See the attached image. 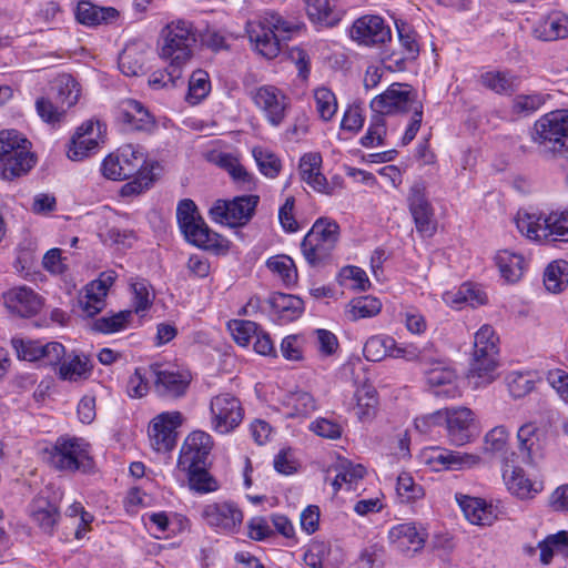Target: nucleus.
<instances>
[{
	"mask_svg": "<svg viewBox=\"0 0 568 568\" xmlns=\"http://www.w3.org/2000/svg\"><path fill=\"white\" fill-rule=\"evenodd\" d=\"M101 170L111 180L132 179L121 187L122 196L139 195L150 189L155 180L154 165L149 164L144 154L131 144L106 156Z\"/></svg>",
	"mask_w": 568,
	"mask_h": 568,
	"instance_id": "nucleus-1",
	"label": "nucleus"
},
{
	"mask_svg": "<svg viewBox=\"0 0 568 568\" xmlns=\"http://www.w3.org/2000/svg\"><path fill=\"white\" fill-rule=\"evenodd\" d=\"M373 113L383 116L413 112L410 122L402 138V144L410 143L420 129L423 121V103L417 99V92L407 83H392L386 91L371 101Z\"/></svg>",
	"mask_w": 568,
	"mask_h": 568,
	"instance_id": "nucleus-2",
	"label": "nucleus"
},
{
	"mask_svg": "<svg viewBox=\"0 0 568 568\" xmlns=\"http://www.w3.org/2000/svg\"><path fill=\"white\" fill-rule=\"evenodd\" d=\"M196 34L191 22L175 20L160 31L158 39L159 57L181 70L192 60Z\"/></svg>",
	"mask_w": 568,
	"mask_h": 568,
	"instance_id": "nucleus-3",
	"label": "nucleus"
},
{
	"mask_svg": "<svg viewBox=\"0 0 568 568\" xmlns=\"http://www.w3.org/2000/svg\"><path fill=\"white\" fill-rule=\"evenodd\" d=\"M176 220L184 239L192 245L215 253L227 251V241L207 226L192 200L179 202Z\"/></svg>",
	"mask_w": 568,
	"mask_h": 568,
	"instance_id": "nucleus-4",
	"label": "nucleus"
},
{
	"mask_svg": "<svg viewBox=\"0 0 568 568\" xmlns=\"http://www.w3.org/2000/svg\"><path fill=\"white\" fill-rule=\"evenodd\" d=\"M531 140L544 158L568 152V110H555L541 115L534 123Z\"/></svg>",
	"mask_w": 568,
	"mask_h": 568,
	"instance_id": "nucleus-5",
	"label": "nucleus"
},
{
	"mask_svg": "<svg viewBox=\"0 0 568 568\" xmlns=\"http://www.w3.org/2000/svg\"><path fill=\"white\" fill-rule=\"evenodd\" d=\"M30 146L28 139L17 130L0 132V172L3 180L20 178L33 168L36 158Z\"/></svg>",
	"mask_w": 568,
	"mask_h": 568,
	"instance_id": "nucleus-6",
	"label": "nucleus"
},
{
	"mask_svg": "<svg viewBox=\"0 0 568 568\" xmlns=\"http://www.w3.org/2000/svg\"><path fill=\"white\" fill-rule=\"evenodd\" d=\"M48 454V463L60 471L87 474L94 467L90 444L83 438L60 436Z\"/></svg>",
	"mask_w": 568,
	"mask_h": 568,
	"instance_id": "nucleus-7",
	"label": "nucleus"
},
{
	"mask_svg": "<svg viewBox=\"0 0 568 568\" xmlns=\"http://www.w3.org/2000/svg\"><path fill=\"white\" fill-rule=\"evenodd\" d=\"M518 231L529 240L544 243L568 242V216L565 213L541 214L519 211L515 219Z\"/></svg>",
	"mask_w": 568,
	"mask_h": 568,
	"instance_id": "nucleus-8",
	"label": "nucleus"
},
{
	"mask_svg": "<svg viewBox=\"0 0 568 568\" xmlns=\"http://www.w3.org/2000/svg\"><path fill=\"white\" fill-rule=\"evenodd\" d=\"M498 337L489 325L481 326L475 334L474 353L469 367V377L479 378L481 383H491L498 361Z\"/></svg>",
	"mask_w": 568,
	"mask_h": 568,
	"instance_id": "nucleus-9",
	"label": "nucleus"
},
{
	"mask_svg": "<svg viewBox=\"0 0 568 568\" xmlns=\"http://www.w3.org/2000/svg\"><path fill=\"white\" fill-rule=\"evenodd\" d=\"M284 31L282 17L270 13L258 21L247 23L248 39L257 52L266 59H273L281 52L280 33Z\"/></svg>",
	"mask_w": 568,
	"mask_h": 568,
	"instance_id": "nucleus-10",
	"label": "nucleus"
},
{
	"mask_svg": "<svg viewBox=\"0 0 568 568\" xmlns=\"http://www.w3.org/2000/svg\"><path fill=\"white\" fill-rule=\"evenodd\" d=\"M260 202L257 195H241L231 201L216 200L209 211L210 217L217 223L232 227L243 226L254 215Z\"/></svg>",
	"mask_w": 568,
	"mask_h": 568,
	"instance_id": "nucleus-11",
	"label": "nucleus"
},
{
	"mask_svg": "<svg viewBox=\"0 0 568 568\" xmlns=\"http://www.w3.org/2000/svg\"><path fill=\"white\" fill-rule=\"evenodd\" d=\"M426 190L427 186L424 181L414 182L408 191L407 205L416 231L424 237H432L437 230V222Z\"/></svg>",
	"mask_w": 568,
	"mask_h": 568,
	"instance_id": "nucleus-12",
	"label": "nucleus"
},
{
	"mask_svg": "<svg viewBox=\"0 0 568 568\" xmlns=\"http://www.w3.org/2000/svg\"><path fill=\"white\" fill-rule=\"evenodd\" d=\"M211 427L219 434H229L242 422L244 410L239 398L230 393L214 396L210 403Z\"/></svg>",
	"mask_w": 568,
	"mask_h": 568,
	"instance_id": "nucleus-13",
	"label": "nucleus"
},
{
	"mask_svg": "<svg viewBox=\"0 0 568 568\" xmlns=\"http://www.w3.org/2000/svg\"><path fill=\"white\" fill-rule=\"evenodd\" d=\"M12 347L20 359L34 362L43 365L57 366L65 356V348L59 342L42 343L40 341L12 338Z\"/></svg>",
	"mask_w": 568,
	"mask_h": 568,
	"instance_id": "nucleus-14",
	"label": "nucleus"
},
{
	"mask_svg": "<svg viewBox=\"0 0 568 568\" xmlns=\"http://www.w3.org/2000/svg\"><path fill=\"white\" fill-rule=\"evenodd\" d=\"M349 37L359 45L376 47L390 41L392 31L382 17L365 14L353 22Z\"/></svg>",
	"mask_w": 568,
	"mask_h": 568,
	"instance_id": "nucleus-15",
	"label": "nucleus"
},
{
	"mask_svg": "<svg viewBox=\"0 0 568 568\" xmlns=\"http://www.w3.org/2000/svg\"><path fill=\"white\" fill-rule=\"evenodd\" d=\"M183 416L180 412H165L152 419L149 426V438L154 450L166 453L176 444V428L181 426Z\"/></svg>",
	"mask_w": 568,
	"mask_h": 568,
	"instance_id": "nucleus-16",
	"label": "nucleus"
},
{
	"mask_svg": "<svg viewBox=\"0 0 568 568\" xmlns=\"http://www.w3.org/2000/svg\"><path fill=\"white\" fill-rule=\"evenodd\" d=\"M202 518L217 532L234 534L243 523V513L232 501H220L205 505Z\"/></svg>",
	"mask_w": 568,
	"mask_h": 568,
	"instance_id": "nucleus-17",
	"label": "nucleus"
},
{
	"mask_svg": "<svg viewBox=\"0 0 568 568\" xmlns=\"http://www.w3.org/2000/svg\"><path fill=\"white\" fill-rule=\"evenodd\" d=\"M105 129V125L98 120L85 121L71 139L68 158L72 161H81L89 156L98 149Z\"/></svg>",
	"mask_w": 568,
	"mask_h": 568,
	"instance_id": "nucleus-18",
	"label": "nucleus"
},
{
	"mask_svg": "<svg viewBox=\"0 0 568 568\" xmlns=\"http://www.w3.org/2000/svg\"><path fill=\"white\" fill-rule=\"evenodd\" d=\"M447 435L450 442L463 446L470 442L476 432L475 414L465 406L445 408Z\"/></svg>",
	"mask_w": 568,
	"mask_h": 568,
	"instance_id": "nucleus-19",
	"label": "nucleus"
},
{
	"mask_svg": "<svg viewBox=\"0 0 568 568\" xmlns=\"http://www.w3.org/2000/svg\"><path fill=\"white\" fill-rule=\"evenodd\" d=\"M213 448L212 437L202 430L192 432L184 440L178 466L191 468L195 465H210L209 456Z\"/></svg>",
	"mask_w": 568,
	"mask_h": 568,
	"instance_id": "nucleus-20",
	"label": "nucleus"
},
{
	"mask_svg": "<svg viewBox=\"0 0 568 568\" xmlns=\"http://www.w3.org/2000/svg\"><path fill=\"white\" fill-rule=\"evenodd\" d=\"M149 375L154 384L155 392L168 398L183 396L190 384V375L163 368L160 364L149 366Z\"/></svg>",
	"mask_w": 568,
	"mask_h": 568,
	"instance_id": "nucleus-21",
	"label": "nucleus"
},
{
	"mask_svg": "<svg viewBox=\"0 0 568 568\" xmlns=\"http://www.w3.org/2000/svg\"><path fill=\"white\" fill-rule=\"evenodd\" d=\"M7 308L21 317L37 315L42 307V298L32 288L18 286L3 294Z\"/></svg>",
	"mask_w": 568,
	"mask_h": 568,
	"instance_id": "nucleus-22",
	"label": "nucleus"
},
{
	"mask_svg": "<svg viewBox=\"0 0 568 568\" xmlns=\"http://www.w3.org/2000/svg\"><path fill=\"white\" fill-rule=\"evenodd\" d=\"M427 536L426 529L417 527L415 523L398 524L388 532L390 544L402 552L419 551L424 548Z\"/></svg>",
	"mask_w": 568,
	"mask_h": 568,
	"instance_id": "nucleus-23",
	"label": "nucleus"
},
{
	"mask_svg": "<svg viewBox=\"0 0 568 568\" xmlns=\"http://www.w3.org/2000/svg\"><path fill=\"white\" fill-rule=\"evenodd\" d=\"M426 381L437 397L456 398L460 395L457 374L452 367L437 364L426 373Z\"/></svg>",
	"mask_w": 568,
	"mask_h": 568,
	"instance_id": "nucleus-24",
	"label": "nucleus"
},
{
	"mask_svg": "<svg viewBox=\"0 0 568 568\" xmlns=\"http://www.w3.org/2000/svg\"><path fill=\"white\" fill-rule=\"evenodd\" d=\"M503 478L508 490L520 499L534 498L542 489L541 483L531 481L520 467L508 462L505 463Z\"/></svg>",
	"mask_w": 568,
	"mask_h": 568,
	"instance_id": "nucleus-25",
	"label": "nucleus"
},
{
	"mask_svg": "<svg viewBox=\"0 0 568 568\" xmlns=\"http://www.w3.org/2000/svg\"><path fill=\"white\" fill-rule=\"evenodd\" d=\"M534 36L542 41L568 38V14L561 11L550 12L535 24Z\"/></svg>",
	"mask_w": 568,
	"mask_h": 568,
	"instance_id": "nucleus-26",
	"label": "nucleus"
},
{
	"mask_svg": "<svg viewBox=\"0 0 568 568\" xmlns=\"http://www.w3.org/2000/svg\"><path fill=\"white\" fill-rule=\"evenodd\" d=\"M119 17V11L112 7H99L89 0L78 2L75 18L79 23L95 27L112 23Z\"/></svg>",
	"mask_w": 568,
	"mask_h": 568,
	"instance_id": "nucleus-27",
	"label": "nucleus"
},
{
	"mask_svg": "<svg viewBox=\"0 0 568 568\" xmlns=\"http://www.w3.org/2000/svg\"><path fill=\"white\" fill-rule=\"evenodd\" d=\"M456 500L467 520L474 525L489 526L495 520L493 507L480 498L456 494Z\"/></svg>",
	"mask_w": 568,
	"mask_h": 568,
	"instance_id": "nucleus-28",
	"label": "nucleus"
},
{
	"mask_svg": "<svg viewBox=\"0 0 568 568\" xmlns=\"http://www.w3.org/2000/svg\"><path fill=\"white\" fill-rule=\"evenodd\" d=\"M59 377L63 381L78 382L87 379L92 372L90 358L84 354L71 352L59 363Z\"/></svg>",
	"mask_w": 568,
	"mask_h": 568,
	"instance_id": "nucleus-29",
	"label": "nucleus"
},
{
	"mask_svg": "<svg viewBox=\"0 0 568 568\" xmlns=\"http://www.w3.org/2000/svg\"><path fill=\"white\" fill-rule=\"evenodd\" d=\"M30 516L44 532L52 534L60 513L54 503L44 496H38L30 505Z\"/></svg>",
	"mask_w": 568,
	"mask_h": 568,
	"instance_id": "nucleus-30",
	"label": "nucleus"
},
{
	"mask_svg": "<svg viewBox=\"0 0 568 568\" xmlns=\"http://www.w3.org/2000/svg\"><path fill=\"white\" fill-rule=\"evenodd\" d=\"M303 560L310 568H324L325 565L336 566L344 561L341 549L326 542H314L304 552Z\"/></svg>",
	"mask_w": 568,
	"mask_h": 568,
	"instance_id": "nucleus-31",
	"label": "nucleus"
},
{
	"mask_svg": "<svg viewBox=\"0 0 568 568\" xmlns=\"http://www.w3.org/2000/svg\"><path fill=\"white\" fill-rule=\"evenodd\" d=\"M123 121L134 130L146 131L153 126V119L144 105L133 99L121 101L119 106Z\"/></svg>",
	"mask_w": 568,
	"mask_h": 568,
	"instance_id": "nucleus-32",
	"label": "nucleus"
},
{
	"mask_svg": "<svg viewBox=\"0 0 568 568\" xmlns=\"http://www.w3.org/2000/svg\"><path fill=\"white\" fill-rule=\"evenodd\" d=\"M310 20L321 27L332 28L342 20V12L329 0H304Z\"/></svg>",
	"mask_w": 568,
	"mask_h": 568,
	"instance_id": "nucleus-33",
	"label": "nucleus"
},
{
	"mask_svg": "<svg viewBox=\"0 0 568 568\" xmlns=\"http://www.w3.org/2000/svg\"><path fill=\"white\" fill-rule=\"evenodd\" d=\"M51 90L54 93V99L64 106L67 111L77 104L81 94V88L78 81L72 75L65 73L54 79Z\"/></svg>",
	"mask_w": 568,
	"mask_h": 568,
	"instance_id": "nucleus-34",
	"label": "nucleus"
},
{
	"mask_svg": "<svg viewBox=\"0 0 568 568\" xmlns=\"http://www.w3.org/2000/svg\"><path fill=\"white\" fill-rule=\"evenodd\" d=\"M256 105L263 109L268 121L278 125L284 119V105L277 99V90L273 87H263L254 95Z\"/></svg>",
	"mask_w": 568,
	"mask_h": 568,
	"instance_id": "nucleus-35",
	"label": "nucleus"
},
{
	"mask_svg": "<svg viewBox=\"0 0 568 568\" xmlns=\"http://www.w3.org/2000/svg\"><path fill=\"white\" fill-rule=\"evenodd\" d=\"M315 409V398L308 390L296 388L286 394V417H307Z\"/></svg>",
	"mask_w": 568,
	"mask_h": 568,
	"instance_id": "nucleus-36",
	"label": "nucleus"
},
{
	"mask_svg": "<svg viewBox=\"0 0 568 568\" xmlns=\"http://www.w3.org/2000/svg\"><path fill=\"white\" fill-rule=\"evenodd\" d=\"M480 84L500 95H509L517 90V78L507 71H487L480 74Z\"/></svg>",
	"mask_w": 568,
	"mask_h": 568,
	"instance_id": "nucleus-37",
	"label": "nucleus"
},
{
	"mask_svg": "<svg viewBox=\"0 0 568 568\" xmlns=\"http://www.w3.org/2000/svg\"><path fill=\"white\" fill-rule=\"evenodd\" d=\"M210 465H195L191 468H180L187 476L191 490L199 494L213 493L219 489L217 480L209 471Z\"/></svg>",
	"mask_w": 568,
	"mask_h": 568,
	"instance_id": "nucleus-38",
	"label": "nucleus"
},
{
	"mask_svg": "<svg viewBox=\"0 0 568 568\" xmlns=\"http://www.w3.org/2000/svg\"><path fill=\"white\" fill-rule=\"evenodd\" d=\"M217 164L225 169L232 176L235 183L245 191H252L256 186V181L253 174L248 173L246 169L237 161L236 158L227 153L219 155Z\"/></svg>",
	"mask_w": 568,
	"mask_h": 568,
	"instance_id": "nucleus-39",
	"label": "nucleus"
},
{
	"mask_svg": "<svg viewBox=\"0 0 568 568\" xmlns=\"http://www.w3.org/2000/svg\"><path fill=\"white\" fill-rule=\"evenodd\" d=\"M495 261L506 281L514 283L523 276L525 258L521 255L504 250L497 253Z\"/></svg>",
	"mask_w": 568,
	"mask_h": 568,
	"instance_id": "nucleus-40",
	"label": "nucleus"
},
{
	"mask_svg": "<svg viewBox=\"0 0 568 568\" xmlns=\"http://www.w3.org/2000/svg\"><path fill=\"white\" fill-rule=\"evenodd\" d=\"M523 462L531 463L540 454L538 428L532 423L523 425L517 433Z\"/></svg>",
	"mask_w": 568,
	"mask_h": 568,
	"instance_id": "nucleus-41",
	"label": "nucleus"
},
{
	"mask_svg": "<svg viewBox=\"0 0 568 568\" xmlns=\"http://www.w3.org/2000/svg\"><path fill=\"white\" fill-rule=\"evenodd\" d=\"M354 412L361 422L372 419L377 410V393L373 386L364 385L355 392Z\"/></svg>",
	"mask_w": 568,
	"mask_h": 568,
	"instance_id": "nucleus-42",
	"label": "nucleus"
},
{
	"mask_svg": "<svg viewBox=\"0 0 568 568\" xmlns=\"http://www.w3.org/2000/svg\"><path fill=\"white\" fill-rule=\"evenodd\" d=\"M335 247L336 245L334 244L315 239L312 240V236H305L301 244L306 261L313 266L322 265L329 261Z\"/></svg>",
	"mask_w": 568,
	"mask_h": 568,
	"instance_id": "nucleus-43",
	"label": "nucleus"
},
{
	"mask_svg": "<svg viewBox=\"0 0 568 568\" xmlns=\"http://www.w3.org/2000/svg\"><path fill=\"white\" fill-rule=\"evenodd\" d=\"M544 284L551 293L564 291L568 285V262L558 260L549 263L544 273Z\"/></svg>",
	"mask_w": 568,
	"mask_h": 568,
	"instance_id": "nucleus-44",
	"label": "nucleus"
},
{
	"mask_svg": "<svg viewBox=\"0 0 568 568\" xmlns=\"http://www.w3.org/2000/svg\"><path fill=\"white\" fill-rule=\"evenodd\" d=\"M382 310L378 298L365 295L353 298L347 305V316L351 321H358L377 315Z\"/></svg>",
	"mask_w": 568,
	"mask_h": 568,
	"instance_id": "nucleus-45",
	"label": "nucleus"
},
{
	"mask_svg": "<svg viewBox=\"0 0 568 568\" xmlns=\"http://www.w3.org/2000/svg\"><path fill=\"white\" fill-rule=\"evenodd\" d=\"M548 98V94L541 92L517 94L511 100V112L518 116H529L541 109Z\"/></svg>",
	"mask_w": 568,
	"mask_h": 568,
	"instance_id": "nucleus-46",
	"label": "nucleus"
},
{
	"mask_svg": "<svg viewBox=\"0 0 568 568\" xmlns=\"http://www.w3.org/2000/svg\"><path fill=\"white\" fill-rule=\"evenodd\" d=\"M108 291L101 284L92 281L85 286V294L80 300V305L88 316H94L105 306V296Z\"/></svg>",
	"mask_w": 568,
	"mask_h": 568,
	"instance_id": "nucleus-47",
	"label": "nucleus"
},
{
	"mask_svg": "<svg viewBox=\"0 0 568 568\" xmlns=\"http://www.w3.org/2000/svg\"><path fill=\"white\" fill-rule=\"evenodd\" d=\"M286 61H290L297 70V81L306 85L311 74V57L303 47H286Z\"/></svg>",
	"mask_w": 568,
	"mask_h": 568,
	"instance_id": "nucleus-48",
	"label": "nucleus"
},
{
	"mask_svg": "<svg viewBox=\"0 0 568 568\" xmlns=\"http://www.w3.org/2000/svg\"><path fill=\"white\" fill-rule=\"evenodd\" d=\"M433 459L448 469H459L464 466L477 464L479 457L448 449H439L435 452Z\"/></svg>",
	"mask_w": 568,
	"mask_h": 568,
	"instance_id": "nucleus-49",
	"label": "nucleus"
},
{
	"mask_svg": "<svg viewBox=\"0 0 568 568\" xmlns=\"http://www.w3.org/2000/svg\"><path fill=\"white\" fill-rule=\"evenodd\" d=\"M312 240H320L328 244L337 245L339 240V225L336 221L328 217L318 219L312 230L306 234Z\"/></svg>",
	"mask_w": 568,
	"mask_h": 568,
	"instance_id": "nucleus-50",
	"label": "nucleus"
},
{
	"mask_svg": "<svg viewBox=\"0 0 568 568\" xmlns=\"http://www.w3.org/2000/svg\"><path fill=\"white\" fill-rule=\"evenodd\" d=\"M314 100L316 111L323 121H331L337 111V100L334 92L326 88L321 87L314 91Z\"/></svg>",
	"mask_w": 568,
	"mask_h": 568,
	"instance_id": "nucleus-51",
	"label": "nucleus"
},
{
	"mask_svg": "<svg viewBox=\"0 0 568 568\" xmlns=\"http://www.w3.org/2000/svg\"><path fill=\"white\" fill-rule=\"evenodd\" d=\"M390 346H394L393 337L382 335L372 336L366 341L363 354L369 362H379L387 357Z\"/></svg>",
	"mask_w": 568,
	"mask_h": 568,
	"instance_id": "nucleus-52",
	"label": "nucleus"
},
{
	"mask_svg": "<svg viewBox=\"0 0 568 568\" xmlns=\"http://www.w3.org/2000/svg\"><path fill=\"white\" fill-rule=\"evenodd\" d=\"M119 68L124 75L135 77L143 72L144 54L135 48H125L119 55Z\"/></svg>",
	"mask_w": 568,
	"mask_h": 568,
	"instance_id": "nucleus-53",
	"label": "nucleus"
},
{
	"mask_svg": "<svg viewBox=\"0 0 568 568\" xmlns=\"http://www.w3.org/2000/svg\"><path fill=\"white\" fill-rule=\"evenodd\" d=\"M211 90V82L209 74L199 69L195 70L189 80V93L186 99L192 103L196 104L201 102Z\"/></svg>",
	"mask_w": 568,
	"mask_h": 568,
	"instance_id": "nucleus-54",
	"label": "nucleus"
},
{
	"mask_svg": "<svg viewBox=\"0 0 568 568\" xmlns=\"http://www.w3.org/2000/svg\"><path fill=\"white\" fill-rule=\"evenodd\" d=\"M131 316V311H121L111 316H102L93 322L92 328L104 334L115 333L126 327Z\"/></svg>",
	"mask_w": 568,
	"mask_h": 568,
	"instance_id": "nucleus-55",
	"label": "nucleus"
},
{
	"mask_svg": "<svg viewBox=\"0 0 568 568\" xmlns=\"http://www.w3.org/2000/svg\"><path fill=\"white\" fill-rule=\"evenodd\" d=\"M36 110L42 121L54 124L63 120L67 110L57 100L53 102L50 98L41 97L36 101Z\"/></svg>",
	"mask_w": 568,
	"mask_h": 568,
	"instance_id": "nucleus-56",
	"label": "nucleus"
},
{
	"mask_svg": "<svg viewBox=\"0 0 568 568\" xmlns=\"http://www.w3.org/2000/svg\"><path fill=\"white\" fill-rule=\"evenodd\" d=\"M233 339L240 346H247L257 334V324L247 320H232L227 324Z\"/></svg>",
	"mask_w": 568,
	"mask_h": 568,
	"instance_id": "nucleus-57",
	"label": "nucleus"
},
{
	"mask_svg": "<svg viewBox=\"0 0 568 568\" xmlns=\"http://www.w3.org/2000/svg\"><path fill=\"white\" fill-rule=\"evenodd\" d=\"M386 122L383 115L373 113L366 134L361 138V144L364 148L383 145L386 135Z\"/></svg>",
	"mask_w": 568,
	"mask_h": 568,
	"instance_id": "nucleus-58",
	"label": "nucleus"
},
{
	"mask_svg": "<svg viewBox=\"0 0 568 568\" xmlns=\"http://www.w3.org/2000/svg\"><path fill=\"white\" fill-rule=\"evenodd\" d=\"M396 491L402 503H410L424 497V488L413 477L403 473L397 478Z\"/></svg>",
	"mask_w": 568,
	"mask_h": 568,
	"instance_id": "nucleus-59",
	"label": "nucleus"
},
{
	"mask_svg": "<svg viewBox=\"0 0 568 568\" xmlns=\"http://www.w3.org/2000/svg\"><path fill=\"white\" fill-rule=\"evenodd\" d=\"M506 384L514 398H521L526 396L532 390L535 385L530 373L527 372H510L506 376Z\"/></svg>",
	"mask_w": 568,
	"mask_h": 568,
	"instance_id": "nucleus-60",
	"label": "nucleus"
},
{
	"mask_svg": "<svg viewBox=\"0 0 568 568\" xmlns=\"http://www.w3.org/2000/svg\"><path fill=\"white\" fill-rule=\"evenodd\" d=\"M183 70L168 63L164 70L154 71L149 77V85L154 90L174 88L182 78Z\"/></svg>",
	"mask_w": 568,
	"mask_h": 568,
	"instance_id": "nucleus-61",
	"label": "nucleus"
},
{
	"mask_svg": "<svg viewBox=\"0 0 568 568\" xmlns=\"http://www.w3.org/2000/svg\"><path fill=\"white\" fill-rule=\"evenodd\" d=\"M568 546V532L562 530L554 535H549L546 539L538 542L540 549V561L548 565L552 557L555 549H565Z\"/></svg>",
	"mask_w": 568,
	"mask_h": 568,
	"instance_id": "nucleus-62",
	"label": "nucleus"
},
{
	"mask_svg": "<svg viewBox=\"0 0 568 568\" xmlns=\"http://www.w3.org/2000/svg\"><path fill=\"white\" fill-rule=\"evenodd\" d=\"M253 156L260 171L268 178L278 175L282 169L281 160L271 151L263 148H254Z\"/></svg>",
	"mask_w": 568,
	"mask_h": 568,
	"instance_id": "nucleus-63",
	"label": "nucleus"
},
{
	"mask_svg": "<svg viewBox=\"0 0 568 568\" xmlns=\"http://www.w3.org/2000/svg\"><path fill=\"white\" fill-rule=\"evenodd\" d=\"M150 381H152V378L149 375V368H136L128 381V394L135 398L145 396L149 392Z\"/></svg>",
	"mask_w": 568,
	"mask_h": 568,
	"instance_id": "nucleus-64",
	"label": "nucleus"
}]
</instances>
